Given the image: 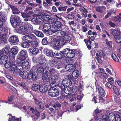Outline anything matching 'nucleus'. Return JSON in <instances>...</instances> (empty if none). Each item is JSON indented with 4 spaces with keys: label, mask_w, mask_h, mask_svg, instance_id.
I'll return each instance as SVG.
<instances>
[{
    "label": "nucleus",
    "mask_w": 121,
    "mask_h": 121,
    "mask_svg": "<svg viewBox=\"0 0 121 121\" xmlns=\"http://www.w3.org/2000/svg\"><path fill=\"white\" fill-rule=\"evenodd\" d=\"M71 38L69 35L65 36L62 39V43L63 45H66L70 42Z\"/></svg>",
    "instance_id": "obj_18"
},
{
    "label": "nucleus",
    "mask_w": 121,
    "mask_h": 121,
    "mask_svg": "<svg viewBox=\"0 0 121 121\" xmlns=\"http://www.w3.org/2000/svg\"><path fill=\"white\" fill-rule=\"evenodd\" d=\"M113 20L115 22H119L121 20V17L119 16H117L113 18Z\"/></svg>",
    "instance_id": "obj_60"
},
{
    "label": "nucleus",
    "mask_w": 121,
    "mask_h": 121,
    "mask_svg": "<svg viewBox=\"0 0 121 121\" xmlns=\"http://www.w3.org/2000/svg\"><path fill=\"white\" fill-rule=\"evenodd\" d=\"M9 41L14 45L17 44L19 41L18 37L16 35H13L11 36L9 39Z\"/></svg>",
    "instance_id": "obj_15"
},
{
    "label": "nucleus",
    "mask_w": 121,
    "mask_h": 121,
    "mask_svg": "<svg viewBox=\"0 0 121 121\" xmlns=\"http://www.w3.org/2000/svg\"><path fill=\"white\" fill-rule=\"evenodd\" d=\"M24 60H25L21 59H19L18 57H17V59L16 60V62L17 65L19 66H21L22 67L23 63V62L22 61Z\"/></svg>",
    "instance_id": "obj_35"
},
{
    "label": "nucleus",
    "mask_w": 121,
    "mask_h": 121,
    "mask_svg": "<svg viewBox=\"0 0 121 121\" xmlns=\"http://www.w3.org/2000/svg\"><path fill=\"white\" fill-rule=\"evenodd\" d=\"M36 3L35 4V7L38 6L40 9H42L43 8L42 6V4L41 0H35Z\"/></svg>",
    "instance_id": "obj_36"
},
{
    "label": "nucleus",
    "mask_w": 121,
    "mask_h": 121,
    "mask_svg": "<svg viewBox=\"0 0 121 121\" xmlns=\"http://www.w3.org/2000/svg\"><path fill=\"white\" fill-rule=\"evenodd\" d=\"M32 14H31L30 12L27 13L25 12H23L21 13V15L22 17L24 19L23 20L24 21L26 22L28 21H30V20L29 19Z\"/></svg>",
    "instance_id": "obj_12"
},
{
    "label": "nucleus",
    "mask_w": 121,
    "mask_h": 121,
    "mask_svg": "<svg viewBox=\"0 0 121 121\" xmlns=\"http://www.w3.org/2000/svg\"><path fill=\"white\" fill-rule=\"evenodd\" d=\"M10 20L12 26L14 28L16 27L21 22L20 18L17 15H12L10 17Z\"/></svg>",
    "instance_id": "obj_4"
},
{
    "label": "nucleus",
    "mask_w": 121,
    "mask_h": 121,
    "mask_svg": "<svg viewBox=\"0 0 121 121\" xmlns=\"http://www.w3.org/2000/svg\"><path fill=\"white\" fill-rule=\"evenodd\" d=\"M36 39V36L33 34H30L28 35H25L23 36L22 39L23 41H26L30 44L32 42L33 40H35Z\"/></svg>",
    "instance_id": "obj_7"
},
{
    "label": "nucleus",
    "mask_w": 121,
    "mask_h": 121,
    "mask_svg": "<svg viewBox=\"0 0 121 121\" xmlns=\"http://www.w3.org/2000/svg\"><path fill=\"white\" fill-rule=\"evenodd\" d=\"M37 10V11H39V15H38V16H40V18H41V19H43V20L44 18V17H45V16L46 14L43 13V12L40 11L38 10Z\"/></svg>",
    "instance_id": "obj_52"
},
{
    "label": "nucleus",
    "mask_w": 121,
    "mask_h": 121,
    "mask_svg": "<svg viewBox=\"0 0 121 121\" xmlns=\"http://www.w3.org/2000/svg\"><path fill=\"white\" fill-rule=\"evenodd\" d=\"M16 28V31L18 33L21 34L22 32H23L25 31L24 27L23 26H17Z\"/></svg>",
    "instance_id": "obj_25"
},
{
    "label": "nucleus",
    "mask_w": 121,
    "mask_h": 121,
    "mask_svg": "<svg viewBox=\"0 0 121 121\" xmlns=\"http://www.w3.org/2000/svg\"><path fill=\"white\" fill-rule=\"evenodd\" d=\"M113 89L115 94L117 96L120 95V94L119 92V90L116 86L114 85L113 86Z\"/></svg>",
    "instance_id": "obj_39"
},
{
    "label": "nucleus",
    "mask_w": 121,
    "mask_h": 121,
    "mask_svg": "<svg viewBox=\"0 0 121 121\" xmlns=\"http://www.w3.org/2000/svg\"><path fill=\"white\" fill-rule=\"evenodd\" d=\"M65 68L69 72L71 71V70H73L74 69L73 66L72 64L67 65L65 67Z\"/></svg>",
    "instance_id": "obj_49"
},
{
    "label": "nucleus",
    "mask_w": 121,
    "mask_h": 121,
    "mask_svg": "<svg viewBox=\"0 0 121 121\" xmlns=\"http://www.w3.org/2000/svg\"><path fill=\"white\" fill-rule=\"evenodd\" d=\"M79 74V71L77 70H75L73 71L71 75L72 77L73 78V80L74 78L75 79L77 78Z\"/></svg>",
    "instance_id": "obj_28"
},
{
    "label": "nucleus",
    "mask_w": 121,
    "mask_h": 121,
    "mask_svg": "<svg viewBox=\"0 0 121 121\" xmlns=\"http://www.w3.org/2000/svg\"><path fill=\"white\" fill-rule=\"evenodd\" d=\"M22 67V69H24L26 70H28L30 68L29 62L26 60L23 61Z\"/></svg>",
    "instance_id": "obj_26"
},
{
    "label": "nucleus",
    "mask_w": 121,
    "mask_h": 121,
    "mask_svg": "<svg viewBox=\"0 0 121 121\" xmlns=\"http://www.w3.org/2000/svg\"><path fill=\"white\" fill-rule=\"evenodd\" d=\"M71 13H72V12H71ZM66 18L69 20H72L75 18V16L72 13H69L67 15Z\"/></svg>",
    "instance_id": "obj_56"
},
{
    "label": "nucleus",
    "mask_w": 121,
    "mask_h": 121,
    "mask_svg": "<svg viewBox=\"0 0 121 121\" xmlns=\"http://www.w3.org/2000/svg\"><path fill=\"white\" fill-rule=\"evenodd\" d=\"M90 36H89L88 38L87 39H86L84 40V41L85 43L87 48L89 50H90L91 48V44L92 43V42L90 40Z\"/></svg>",
    "instance_id": "obj_21"
},
{
    "label": "nucleus",
    "mask_w": 121,
    "mask_h": 121,
    "mask_svg": "<svg viewBox=\"0 0 121 121\" xmlns=\"http://www.w3.org/2000/svg\"><path fill=\"white\" fill-rule=\"evenodd\" d=\"M28 73L26 71H24V73H23V75H21V77L24 79H26L27 78V75H28Z\"/></svg>",
    "instance_id": "obj_63"
},
{
    "label": "nucleus",
    "mask_w": 121,
    "mask_h": 121,
    "mask_svg": "<svg viewBox=\"0 0 121 121\" xmlns=\"http://www.w3.org/2000/svg\"><path fill=\"white\" fill-rule=\"evenodd\" d=\"M56 50L53 52V57L57 59H61L64 57L63 50L61 51L59 50Z\"/></svg>",
    "instance_id": "obj_8"
},
{
    "label": "nucleus",
    "mask_w": 121,
    "mask_h": 121,
    "mask_svg": "<svg viewBox=\"0 0 121 121\" xmlns=\"http://www.w3.org/2000/svg\"><path fill=\"white\" fill-rule=\"evenodd\" d=\"M56 7L58 8V10L59 11H65L66 10L67 6H65L63 7L62 5H60L59 6H57Z\"/></svg>",
    "instance_id": "obj_48"
},
{
    "label": "nucleus",
    "mask_w": 121,
    "mask_h": 121,
    "mask_svg": "<svg viewBox=\"0 0 121 121\" xmlns=\"http://www.w3.org/2000/svg\"><path fill=\"white\" fill-rule=\"evenodd\" d=\"M58 33L59 34H60L61 36L64 37L65 36L68 35V32L67 31H64L62 30L61 31H59Z\"/></svg>",
    "instance_id": "obj_51"
},
{
    "label": "nucleus",
    "mask_w": 121,
    "mask_h": 121,
    "mask_svg": "<svg viewBox=\"0 0 121 121\" xmlns=\"http://www.w3.org/2000/svg\"><path fill=\"white\" fill-rule=\"evenodd\" d=\"M99 77L100 78L104 79H106L108 77V75L106 73H103L100 75Z\"/></svg>",
    "instance_id": "obj_62"
},
{
    "label": "nucleus",
    "mask_w": 121,
    "mask_h": 121,
    "mask_svg": "<svg viewBox=\"0 0 121 121\" xmlns=\"http://www.w3.org/2000/svg\"><path fill=\"white\" fill-rule=\"evenodd\" d=\"M59 41L56 40L52 41L51 42V45L55 50H59L60 48Z\"/></svg>",
    "instance_id": "obj_13"
},
{
    "label": "nucleus",
    "mask_w": 121,
    "mask_h": 121,
    "mask_svg": "<svg viewBox=\"0 0 121 121\" xmlns=\"http://www.w3.org/2000/svg\"><path fill=\"white\" fill-rule=\"evenodd\" d=\"M8 28L7 27H0V34H8Z\"/></svg>",
    "instance_id": "obj_29"
},
{
    "label": "nucleus",
    "mask_w": 121,
    "mask_h": 121,
    "mask_svg": "<svg viewBox=\"0 0 121 121\" xmlns=\"http://www.w3.org/2000/svg\"><path fill=\"white\" fill-rule=\"evenodd\" d=\"M98 52V53L96 54L95 58L99 64H101L103 62V60L106 58V56L102 50H100Z\"/></svg>",
    "instance_id": "obj_5"
},
{
    "label": "nucleus",
    "mask_w": 121,
    "mask_h": 121,
    "mask_svg": "<svg viewBox=\"0 0 121 121\" xmlns=\"http://www.w3.org/2000/svg\"><path fill=\"white\" fill-rule=\"evenodd\" d=\"M50 30L53 33H55L57 31L58 32L60 31L57 28L55 25L51 26Z\"/></svg>",
    "instance_id": "obj_42"
},
{
    "label": "nucleus",
    "mask_w": 121,
    "mask_h": 121,
    "mask_svg": "<svg viewBox=\"0 0 121 121\" xmlns=\"http://www.w3.org/2000/svg\"><path fill=\"white\" fill-rule=\"evenodd\" d=\"M8 59V57L7 56L3 55L1 56L0 59V63L1 65L4 64Z\"/></svg>",
    "instance_id": "obj_23"
},
{
    "label": "nucleus",
    "mask_w": 121,
    "mask_h": 121,
    "mask_svg": "<svg viewBox=\"0 0 121 121\" xmlns=\"http://www.w3.org/2000/svg\"><path fill=\"white\" fill-rule=\"evenodd\" d=\"M9 49L7 47H5L1 50L0 51V56L2 54H6V55L9 52Z\"/></svg>",
    "instance_id": "obj_32"
},
{
    "label": "nucleus",
    "mask_w": 121,
    "mask_h": 121,
    "mask_svg": "<svg viewBox=\"0 0 121 121\" xmlns=\"http://www.w3.org/2000/svg\"><path fill=\"white\" fill-rule=\"evenodd\" d=\"M111 34L115 36H116L119 35L120 34V32L117 30L112 29L111 30Z\"/></svg>",
    "instance_id": "obj_38"
},
{
    "label": "nucleus",
    "mask_w": 121,
    "mask_h": 121,
    "mask_svg": "<svg viewBox=\"0 0 121 121\" xmlns=\"http://www.w3.org/2000/svg\"><path fill=\"white\" fill-rule=\"evenodd\" d=\"M6 56H8V57L9 56L10 59H11L13 58L15 55H14L13 53L10 51H9V52L7 54Z\"/></svg>",
    "instance_id": "obj_61"
},
{
    "label": "nucleus",
    "mask_w": 121,
    "mask_h": 121,
    "mask_svg": "<svg viewBox=\"0 0 121 121\" xmlns=\"http://www.w3.org/2000/svg\"><path fill=\"white\" fill-rule=\"evenodd\" d=\"M44 54L47 56L50 57H53V52L52 50L48 49L47 48H45L43 50Z\"/></svg>",
    "instance_id": "obj_16"
},
{
    "label": "nucleus",
    "mask_w": 121,
    "mask_h": 121,
    "mask_svg": "<svg viewBox=\"0 0 121 121\" xmlns=\"http://www.w3.org/2000/svg\"><path fill=\"white\" fill-rule=\"evenodd\" d=\"M45 17H44V18L43 19V20L45 21H50L49 22H50V21L51 23L53 21L51 22V19H51V17L50 15H47V14L46 15V16H45Z\"/></svg>",
    "instance_id": "obj_58"
},
{
    "label": "nucleus",
    "mask_w": 121,
    "mask_h": 121,
    "mask_svg": "<svg viewBox=\"0 0 121 121\" xmlns=\"http://www.w3.org/2000/svg\"><path fill=\"white\" fill-rule=\"evenodd\" d=\"M8 34L0 35V43H5L7 40V35Z\"/></svg>",
    "instance_id": "obj_19"
},
{
    "label": "nucleus",
    "mask_w": 121,
    "mask_h": 121,
    "mask_svg": "<svg viewBox=\"0 0 121 121\" xmlns=\"http://www.w3.org/2000/svg\"><path fill=\"white\" fill-rule=\"evenodd\" d=\"M44 70L45 69L43 68V67L42 66L39 67L38 68H37V72L39 73L43 74V76H43V74H46L48 75V74H47L48 71H46L45 72L43 73L44 72Z\"/></svg>",
    "instance_id": "obj_27"
},
{
    "label": "nucleus",
    "mask_w": 121,
    "mask_h": 121,
    "mask_svg": "<svg viewBox=\"0 0 121 121\" xmlns=\"http://www.w3.org/2000/svg\"><path fill=\"white\" fill-rule=\"evenodd\" d=\"M31 43V48H36L39 46V43L36 41H32Z\"/></svg>",
    "instance_id": "obj_37"
},
{
    "label": "nucleus",
    "mask_w": 121,
    "mask_h": 121,
    "mask_svg": "<svg viewBox=\"0 0 121 121\" xmlns=\"http://www.w3.org/2000/svg\"><path fill=\"white\" fill-rule=\"evenodd\" d=\"M11 51L13 53L14 55H16L18 51V48L17 47H13L11 49Z\"/></svg>",
    "instance_id": "obj_46"
},
{
    "label": "nucleus",
    "mask_w": 121,
    "mask_h": 121,
    "mask_svg": "<svg viewBox=\"0 0 121 121\" xmlns=\"http://www.w3.org/2000/svg\"><path fill=\"white\" fill-rule=\"evenodd\" d=\"M114 121H121V115L116 114V117Z\"/></svg>",
    "instance_id": "obj_64"
},
{
    "label": "nucleus",
    "mask_w": 121,
    "mask_h": 121,
    "mask_svg": "<svg viewBox=\"0 0 121 121\" xmlns=\"http://www.w3.org/2000/svg\"><path fill=\"white\" fill-rule=\"evenodd\" d=\"M9 121H19V118H16V117L14 116L9 117Z\"/></svg>",
    "instance_id": "obj_59"
},
{
    "label": "nucleus",
    "mask_w": 121,
    "mask_h": 121,
    "mask_svg": "<svg viewBox=\"0 0 121 121\" xmlns=\"http://www.w3.org/2000/svg\"><path fill=\"white\" fill-rule=\"evenodd\" d=\"M42 78L45 84L40 86L39 91L40 92L44 93L48 90V86L50 84V80L49 77H48V75L46 74H43Z\"/></svg>",
    "instance_id": "obj_1"
},
{
    "label": "nucleus",
    "mask_w": 121,
    "mask_h": 121,
    "mask_svg": "<svg viewBox=\"0 0 121 121\" xmlns=\"http://www.w3.org/2000/svg\"><path fill=\"white\" fill-rule=\"evenodd\" d=\"M39 63L40 65H42L43 66H45L47 65V61L45 60V59H43L39 60Z\"/></svg>",
    "instance_id": "obj_45"
},
{
    "label": "nucleus",
    "mask_w": 121,
    "mask_h": 121,
    "mask_svg": "<svg viewBox=\"0 0 121 121\" xmlns=\"http://www.w3.org/2000/svg\"><path fill=\"white\" fill-rule=\"evenodd\" d=\"M64 57L68 58H72L74 57L77 51L76 49H70L69 48H66L63 49Z\"/></svg>",
    "instance_id": "obj_2"
},
{
    "label": "nucleus",
    "mask_w": 121,
    "mask_h": 121,
    "mask_svg": "<svg viewBox=\"0 0 121 121\" xmlns=\"http://www.w3.org/2000/svg\"><path fill=\"white\" fill-rule=\"evenodd\" d=\"M4 73L6 77L8 78V79L10 80L11 81H13V79L11 75L9 73H7L6 71Z\"/></svg>",
    "instance_id": "obj_53"
},
{
    "label": "nucleus",
    "mask_w": 121,
    "mask_h": 121,
    "mask_svg": "<svg viewBox=\"0 0 121 121\" xmlns=\"http://www.w3.org/2000/svg\"><path fill=\"white\" fill-rule=\"evenodd\" d=\"M37 73L36 71L33 69L30 70L27 75V79L30 80L31 82H35L37 79Z\"/></svg>",
    "instance_id": "obj_6"
},
{
    "label": "nucleus",
    "mask_w": 121,
    "mask_h": 121,
    "mask_svg": "<svg viewBox=\"0 0 121 121\" xmlns=\"http://www.w3.org/2000/svg\"><path fill=\"white\" fill-rule=\"evenodd\" d=\"M51 26V25L48 23L44 24L43 26V30H42L43 32L44 33L48 32L50 31Z\"/></svg>",
    "instance_id": "obj_17"
},
{
    "label": "nucleus",
    "mask_w": 121,
    "mask_h": 121,
    "mask_svg": "<svg viewBox=\"0 0 121 121\" xmlns=\"http://www.w3.org/2000/svg\"><path fill=\"white\" fill-rule=\"evenodd\" d=\"M30 52L34 55L37 54L39 52V50L36 48H29Z\"/></svg>",
    "instance_id": "obj_31"
},
{
    "label": "nucleus",
    "mask_w": 121,
    "mask_h": 121,
    "mask_svg": "<svg viewBox=\"0 0 121 121\" xmlns=\"http://www.w3.org/2000/svg\"><path fill=\"white\" fill-rule=\"evenodd\" d=\"M32 8L31 7H27L26 8L25 10V11L27 13H29L30 12L31 14H33L34 13L33 11L31 10Z\"/></svg>",
    "instance_id": "obj_55"
},
{
    "label": "nucleus",
    "mask_w": 121,
    "mask_h": 121,
    "mask_svg": "<svg viewBox=\"0 0 121 121\" xmlns=\"http://www.w3.org/2000/svg\"><path fill=\"white\" fill-rule=\"evenodd\" d=\"M28 57V53L27 50L25 49H22L19 52L17 57L21 59L25 60Z\"/></svg>",
    "instance_id": "obj_10"
},
{
    "label": "nucleus",
    "mask_w": 121,
    "mask_h": 121,
    "mask_svg": "<svg viewBox=\"0 0 121 121\" xmlns=\"http://www.w3.org/2000/svg\"><path fill=\"white\" fill-rule=\"evenodd\" d=\"M33 32L38 37L42 38L44 36V35L43 33L40 31L36 30H34L33 31Z\"/></svg>",
    "instance_id": "obj_33"
},
{
    "label": "nucleus",
    "mask_w": 121,
    "mask_h": 121,
    "mask_svg": "<svg viewBox=\"0 0 121 121\" xmlns=\"http://www.w3.org/2000/svg\"><path fill=\"white\" fill-rule=\"evenodd\" d=\"M116 117V115L113 113H110L109 114L108 119L110 121H114Z\"/></svg>",
    "instance_id": "obj_41"
},
{
    "label": "nucleus",
    "mask_w": 121,
    "mask_h": 121,
    "mask_svg": "<svg viewBox=\"0 0 121 121\" xmlns=\"http://www.w3.org/2000/svg\"><path fill=\"white\" fill-rule=\"evenodd\" d=\"M14 64H13V65H12L10 68V69L11 71V72L13 73L16 69L17 68V65L14 64Z\"/></svg>",
    "instance_id": "obj_50"
},
{
    "label": "nucleus",
    "mask_w": 121,
    "mask_h": 121,
    "mask_svg": "<svg viewBox=\"0 0 121 121\" xmlns=\"http://www.w3.org/2000/svg\"><path fill=\"white\" fill-rule=\"evenodd\" d=\"M54 84L52 82L50 84V88L48 90V94L51 97H54L58 96L59 94V91L58 90L52 86V85Z\"/></svg>",
    "instance_id": "obj_3"
},
{
    "label": "nucleus",
    "mask_w": 121,
    "mask_h": 121,
    "mask_svg": "<svg viewBox=\"0 0 121 121\" xmlns=\"http://www.w3.org/2000/svg\"><path fill=\"white\" fill-rule=\"evenodd\" d=\"M48 73L51 75H54L57 73V71L55 69L52 68L49 70Z\"/></svg>",
    "instance_id": "obj_54"
},
{
    "label": "nucleus",
    "mask_w": 121,
    "mask_h": 121,
    "mask_svg": "<svg viewBox=\"0 0 121 121\" xmlns=\"http://www.w3.org/2000/svg\"><path fill=\"white\" fill-rule=\"evenodd\" d=\"M7 17L5 14L4 12H0V20L3 21H6Z\"/></svg>",
    "instance_id": "obj_34"
},
{
    "label": "nucleus",
    "mask_w": 121,
    "mask_h": 121,
    "mask_svg": "<svg viewBox=\"0 0 121 121\" xmlns=\"http://www.w3.org/2000/svg\"><path fill=\"white\" fill-rule=\"evenodd\" d=\"M68 78H65L63 81V83L64 84L65 88V87L70 86L72 84L71 81H73V79L71 75H68Z\"/></svg>",
    "instance_id": "obj_9"
},
{
    "label": "nucleus",
    "mask_w": 121,
    "mask_h": 121,
    "mask_svg": "<svg viewBox=\"0 0 121 121\" xmlns=\"http://www.w3.org/2000/svg\"><path fill=\"white\" fill-rule=\"evenodd\" d=\"M33 16L34 17L31 20V22L32 23L35 25H38L40 23H42V21L43 22L42 19L40 18V16H38L36 14L33 15Z\"/></svg>",
    "instance_id": "obj_11"
},
{
    "label": "nucleus",
    "mask_w": 121,
    "mask_h": 121,
    "mask_svg": "<svg viewBox=\"0 0 121 121\" xmlns=\"http://www.w3.org/2000/svg\"><path fill=\"white\" fill-rule=\"evenodd\" d=\"M99 91L100 94L102 96H104L105 95V91L102 87H100L99 88Z\"/></svg>",
    "instance_id": "obj_47"
},
{
    "label": "nucleus",
    "mask_w": 121,
    "mask_h": 121,
    "mask_svg": "<svg viewBox=\"0 0 121 121\" xmlns=\"http://www.w3.org/2000/svg\"><path fill=\"white\" fill-rule=\"evenodd\" d=\"M22 41L20 43L21 46L24 48H28L30 47V44L26 41H23L22 39Z\"/></svg>",
    "instance_id": "obj_24"
},
{
    "label": "nucleus",
    "mask_w": 121,
    "mask_h": 121,
    "mask_svg": "<svg viewBox=\"0 0 121 121\" xmlns=\"http://www.w3.org/2000/svg\"><path fill=\"white\" fill-rule=\"evenodd\" d=\"M57 86L62 90H63L65 88V87L64 84L63 83V82L59 80L58 81Z\"/></svg>",
    "instance_id": "obj_43"
},
{
    "label": "nucleus",
    "mask_w": 121,
    "mask_h": 121,
    "mask_svg": "<svg viewBox=\"0 0 121 121\" xmlns=\"http://www.w3.org/2000/svg\"><path fill=\"white\" fill-rule=\"evenodd\" d=\"M105 8L104 6H98L96 8V10L97 12L102 13L104 12Z\"/></svg>",
    "instance_id": "obj_40"
},
{
    "label": "nucleus",
    "mask_w": 121,
    "mask_h": 121,
    "mask_svg": "<svg viewBox=\"0 0 121 121\" xmlns=\"http://www.w3.org/2000/svg\"><path fill=\"white\" fill-rule=\"evenodd\" d=\"M47 37H45L42 39L41 42V43L42 45H45L48 44V42L47 41Z\"/></svg>",
    "instance_id": "obj_57"
},
{
    "label": "nucleus",
    "mask_w": 121,
    "mask_h": 121,
    "mask_svg": "<svg viewBox=\"0 0 121 121\" xmlns=\"http://www.w3.org/2000/svg\"><path fill=\"white\" fill-rule=\"evenodd\" d=\"M48 64L51 67H55L56 65V63L55 59L51 58L49 60Z\"/></svg>",
    "instance_id": "obj_30"
},
{
    "label": "nucleus",
    "mask_w": 121,
    "mask_h": 121,
    "mask_svg": "<svg viewBox=\"0 0 121 121\" xmlns=\"http://www.w3.org/2000/svg\"><path fill=\"white\" fill-rule=\"evenodd\" d=\"M55 19L52 18L51 19V22L53 21L51 23V24H53L60 31L62 30V23L60 21L55 22Z\"/></svg>",
    "instance_id": "obj_14"
},
{
    "label": "nucleus",
    "mask_w": 121,
    "mask_h": 121,
    "mask_svg": "<svg viewBox=\"0 0 121 121\" xmlns=\"http://www.w3.org/2000/svg\"><path fill=\"white\" fill-rule=\"evenodd\" d=\"M39 87L35 84L33 85L31 89L33 91L38 92L39 90Z\"/></svg>",
    "instance_id": "obj_44"
},
{
    "label": "nucleus",
    "mask_w": 121,
    "mask_h": 121,
    "mask_svg": "<svg viewBox=\"0 0 121 121\" xmlns=\"http://www.w3.org/2000/svg\"><path fill=\"white\" fill-rule=\"evenodd\" d=\"M14 61L13 60H10L6 62L4 64V66L6 69H8L14 64Z\"/></svg>",
    "instance_id": "obj_22"
},
{
    "label": "nucleus",
    "mask_w": 121,
    "mask_h": 121,
    "mask_svg": "<svg viewBox=\"0 0 121 121\" xmlns=\"http://www.w3.org/2000/svg\"><path fill=\"white\" fill-rule=\"evenodd\" d=\"M24 28L25 30L27 31L28 33H31L33 31L32 26L30 24H27L25 26Z\"/></svg>",
    "instance_id": "obj_20"
}]
</instances>
